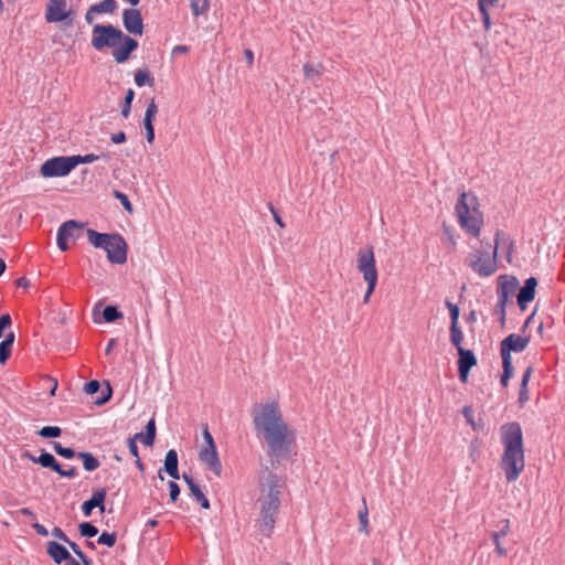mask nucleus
<instances>
[{
	"label": "nucleus",
	"mask_w": 565,
	"mask_h": 565,
	"mask_svg": "<svg viewBox=\"0 0 565 565\" xmlns=\"http://www.w3.org/2000/svg\"><path fill=\"white\" fill-rule=\"evenodd\" d=\"M127 445H128L129 452H130L135 458H138V456H139V450H138L137 441H135V439L128 438V440H127Z\"/></svg>",
	"instance_id": "53"
},
{
	"label": "nucleus",
	"mask_w": 565,
	"mask_h": 565,
	"mask_svg": "<svg viewBox=\"0 0 565 565\" xmlns=\"http://www.w3.org/2000/svg\"><path fill=\"white\" fill-rule=\"evenodd\" d=\"M479 11H480V14H481V20H482L484 30L489 31L490 28H491V19H490V14H489L488 8L479 9Z\"/></svg>",
	"instance_id": "49"
},
{
	"label": "nucleus",
	"mask_w": 565,
	"mask_h": 565,
	"mask_svg": "<svg viewBox=\"0 0 565 565\" xmlns=\"http://www.w3.org/2000/svg\"><path fill=\"white\" fill-rule=\"evenodd\" d=\"M157 113H158V107H157L154 100L152 99L148 104V107L146 109L143 122H153V119H154Z\"/></svg>",
	"instance_id": "41"
},
{
	"label": "nucleus",
	"mask_w": 565,
	"mask_h": 565,
	"mask_svg": "<svg viewBox=\"0 0 565 565\" xmlns=\"http://www.w3.org/2000/svg\"><path fill=\"white\" fill-rule=\"evenodd\" d=\"M76 457L83 460V466L86 471H94L100 465L99 460L90 452L79 451Z\"/></svg>",
	"instance_id": "25"
},
{
	"label": "nucleus",
	"mask_w": 565,
	"mask_h": 565,
	"mask_svg": "<svg viewBox=\"0 0 565 565\" xmlns=\"http://www.w3.org/2000/svg\"><path fill=\"white\" fill-rule=\"evenodd\" d=\"M66 0H49L45 10V20L49 23L62 22L70 15Z\"/></svg>",
	"instance_id": "13"
},
{
	"label": "nucleus",
	"mask_w": 565,
	"mask_h": 565,
	"mask_svg": "<svg viewBox=\"0 0 565 565\" xmlns=\"http://www.w3.org/2000/svg\"><path fill=\"white\" fill-rule=\"evenodd\" d=\"M83 231V224L77 221L70 220L64 222L57 230L56 243L62 252L70 249V241H75L79 237Z\"/></svg>",
	"instance_id": "10"
},
{
	"label": "nucleus",
	"mask_w": 565,
	"mask_h": 565,
	"mask_svg": "<svg viewBox=\"0 0 565 565\" xmlns=\"http://www.w3.org/2000/svg\"><path fill=\"white\" fill-rule=\"evenodd\" d=\"M79 534L84 537H94L98 533V529L90 522H83L78 526Z\"/></svg>",
	"instance_id": "34"
},
{
	"label": "nucleus",
	"mask_w": 565,
	"mask_h": 565,
	"mask_svg": "<svg viewBox=\"0 0 565 565\" xmlns=\"http://www.w3.org/2000/svg\"><path fill=\"white\" fill-rule=\"evenodd\" d=\"M503 454L500 467L508 482L515 481L525 467L523 434L519 423L511 422L501 426Z\"/></svg>",
	"instance_id": "3"
},
{
	"label": "nucleus",
	"mask_w": 565,
	"mask_h": 565,
	"mask_svg": "<svg viewBox=\"0 0 565 565\" xmlns=\"http://www.w3.org/2000/svg\"><path fill=\"white\" fill-rule=\"evenodd\" d=\"M52 535L63 542H68L67 535L64 533V531L61 527L55 526L52 530Z\"/></svg>",
	"instance_id": "54"
},
{
	"label": "nucleus",
	"mask_w": 565,
	"mask_h": 565,
	"mask_svg": "<svg viewBox=\"0 0 565 565\" xmlns=\"http://www.w3.org/2000/svg\"><path fill=\"white\" fill-rule=\"evenodd\" d=\"M122 23L125 29L131 34L141 35L143 33V21L138 9H125L122 12Z\"/></svg>",
	"instance_id": "12"
},
{
	"label": "nucleus",
	"mask_w": 565,
	"mask_h": 565,
	"mask_svg": "<svg viewBox=\"0 0 565 565\" xmlns=\"http://www.w3.org/2000/svg\"><path fill=\"white\" fill-rule=\"evenodd\" d=\"M116 540H117L116 533L103 532L99 535L97 543L102 544V545H106L108 547H113L116 544Z\"/></svg>",
	"instance_id": "38"
},
{
	"label": "nucleus",
	"mask_w": 565,
	"mask_h": 565,
	"mask_svg": "<svg viewBox=\"0 0 565 565\" xmlns=\"http://www.w3.org/2000/svg\"><path fill=\"white\" fill-rule=\"evenodd\" d=\"M359 519H360L361 530L366 531V526H367V510H366V508H364V511L359 512Z\"/></svg>",
	"instance_id": "55"
},
{
	"label": "nucleus",
	"mask_w": 565,
	"mask_h": 565,
	"mask_svg": "<svg viewBox=\"0 0 565 565\" xmlns=\"http://www.w3.org/2000/svg\"><path fill=\"white\" fill-rule=\"evenodd\" d=\"M322 71H323V66L322 64H309V63H306L303 65V73H305V76L307 79L311 81V82H316L317 78H319L322 74Z\"/></svg>",
	"instance_id": "27"
},
{
	"label": "nucleus",
	"mask_w": 565,
	"mask_h": 565,
	"mask_svg": "<svg viewBox=\"0 0 565 565\" xmlns=\"http://www.w3.org/2000/svg\"><path fill=\"white\" fill-rule=\"evenodd\" d=\"M38 463L41 465L43 468L52 469L55 472L56 470H60V463L57 462L55 457L45 450L41 451Z\"/></svg>",
	"instance_id": "26"
},
{
	"label": "nucleus",
	"mask_w": 565,
	"mask_h": 565,
	"mask_svg": "<svg viewBox=\"0 0 565 565\" xmlns=\"http://www.w3.org/2000/svg\"><path fill=\"white\" fill-rule=\"evenodd\" d=\"M137 47L138 42L124 33L119 45L113 50V57L117 63H125Z\"/></svg>",
	"instance_id": "15"
},
{
	"label": "nucleus",
	"mask_w": 565,
	"mask_h": 565,
	"mask_svg": "<svg viewBox=\"0 0 565 565\" xmlns=\"http://www.w3.org/2000/svg\"><path fill=\"white\" fill-rule=\"evenodd\" d=\"M445 305L449 309V315H450V320H451L450 326L458 324V319H459V313H460L458 306L452 303L449 300H446Z\"/></svg>",
	"instance_id": "40"
},
{
	"label": "nucleus",
	"mask_w": 565,
	"mask_h": 565,
	"mask_svg": "<svg viewBox=\"0 0 565 565\" xmlns=\"http://www.w3.org/2000/svg\"><path fill=\"white\" fill-rule=\"evenodd\" d=\"M100 388V383L97 380H92L85 384L84 391L86 394L93 395Z\"/></svg>",
	"instance_id": "47"
},
{
	"label": "nucleus",
	"mask_w": 565,
	"mask_h": 565,
	"mask_svg": "<svg viewBox=\"0 0 565 565\" xmlns=\"http://www.w3.org/2000/svg\"><path fill=\"white\" fill-rule=\"evenodd\" d=\"M99 157L94 153H88L85 156L76 154L72 156L74 168H76L79 163H92L96 161Z\"/></svg>",
	"instance_id": "39"
},
{
	"label": "nucleus",
	"mask_w": 565,
	"mask_h": 565,
	"mask_svg": "<svg viewBox=\"0 0 565 565\" xmlns=\"http://www.w3.org/2000/svg\"><path fill=\"white\" fill-rule=\"evenodd\" d=\"M531 375H532V367H527L522 375L520 392H519V404L521 406L524 405L529 401L527 384H529Z\"/></svg>",
	"instance_id": "24"
},
{
	"label": "nucleus",
	"mask_w": 565,
	"mask_h": 565,
	"mask_svg": "<svg viewBox=\"0 0 565 565\" xmlns=\"http://www.w3.org/2000/svg\"><path fill=\"white\" fill-rule=\"evenodd\" d=\"M88 242L96 248H103L107 253V259L111 264L121 265L127 260V243L119 234L99 233L88 228Z\"/></svg>",
	"instance_id": "6"
},
{
	"label": "nucleus",
	"mask_w": 565,
	"mask_h": 565,
	"mask_svg": "<svg viewBox=\"0 0 565 565\" xmlns=\"http://www.w3.org/2000/svg\"><path fill=\"white\" fill-rule=\"evenodd\" d=\"M124 32L113 24H95L92 30V46L96 51L115 49L119 45Z\"/></svg>",
	"instance_id": "7"
},
{
	"label": "nucleus",
	"mask_w": 565,
	"mask_h": 565,
	"mask_svg": "<svg viewBox=\"0 0 565 565\" xmlns=\"http://www.w3.org/2000/svg\"><path fill=\"white\" fill-rule=\"evenodd\" d=\"M462 414H463L465 418L467 419V422L471 426H473V419H472L473 411H472V407L471 406H465L463 409H462Z\"/></svg>",
	"instance_id": "56"
},
{
	"label": "nucleus",
	"mask_w": 565,
	"mask_h": 565,
	"mask_svg": "<svg viewBox=\"0 0 565 565\" xmlns=\"http://www.w3.org/2000/svg\"><path fill=\"white\" fill-rule=\"evenodd\" d=\"M32 527L36 531V533L41 536H47L49 535V531L47 529L40 524V523H33L32 524Z\"/></svg>",
	"instance_id": "59"
},
{
	"label": "nucleus",
	"mask_w": 565,
	"mask_h": 565,
	"mask_svg": "<svg viewBox=\"0 0 565 565\" xmlns=\"http://www.w3.org/2000/svg\"><path fill=\"white\" fill-rule=\"evenodd\" d=\"M122 318V313L116 306H106L103 310V319L105 322H115Z\"/></svg>",
	"instance_id": "30"
},
{
	"label": "nucleus",
	"mask_w": 565,
	"mask_h": 565,
	"mask_svg": "<svg viewBox=\"0 0 565 565\" xmlns=\"http://www.w3.org/2000/svg\"><path fill=\"white\" fill-rule=\"evenodd\" d=\"M12 324V319L9 313L0 316V339L3 337V332L7 328Z\"/></svg>",
	"instance_id": "46"
},
{
	"label": "nucleus",
	"mask_w": 565,
	"mask_h": 565,
	"mask_svg": "<svg viewBox=\"0 0 565 565\" xmlns=\"http://www.w3.org/2000/svg\"><path fill=\"white\" fill-rule=\"evenodd\" d=\"M519 286V280L514 276L502 275L498 278L497 294L513 296Z\"/></svg>",
	"instance_id": "21"
},
{
	"label": "nucleus",
	"mask_w": 565,
	"mask_h": 565,
	"mask_svg": "<svg viewBox=\"0 0 565 565\" xmlns=\"http://www.w3.org/2000/svg\"><path fill=\"white\" fill-rule=\"evenodd\" d=\"M358 270L363 275L364 280L370 287H375L377 282V269L375 256L372 247L361 248L358 253Z\"/></svg>",
	"instance_id": "9"
},
{
	"label": "nucleus",
	"mask_w": 565,
	"mask_h": 565,
	"mask_svg": "<svg viewBox=\"0 0 565 565\" xmlns=\"http://www.w3.org/2000/svg\"><path fill=\"white\" fill-rule=\"evenodd\" d=\"M285 488V479L273 472H268L260 482V494L256 502L259 508L257 525L260 533L266 537H270L274 532Z\"/></svg>",
	"instance_id": "2"
},
{
	"label": "nucleus",
	"mask_w": 565,
	"mask_h": 565,
	"mask_svg": "<svg viewBox=\"0 0 565 565\" xmlns=\"http://www.w3.org/2000/svg\"><path fill=\"white\" fill-rule=\"evenodd\" d=\"M509 296H505L502 295V294H498V303H497V308H502V307H507V303L509 301Z\"/></svg>",
	"instance_id": "60"
},
{
	"label": "nucleus",
	"mask_w": 565,
	"mask_h": 565,
	"mask_svg": "<svg viewBox=\"0 0 565 565\" xmlns=\"http://www.w3.org/2000/svg\"><path fill=\"white\" fill-rule=\"evenodd\" d=\"M55 452L66 459H72L77 456V452L73 448L63 447L60 443H53Z\"/></svg>",
	"instance_id": "36"
},
{
	"label": "nucleus",
	"mask_w": 565,
	"mask_h": 565,
	"mask_svg": "<svg viewBox=\"0 0 565 565\" xmlns=\"http://www.w3.org/2000/svg\"><path fill=\"white\" fill-rule=\"evenodd\" d=\"M143 127L146 129V139L149 143H152L154 140V127L153 122H143Z\"/></svg>",
	"instance_id": "51"
},
{
	"label": "nucleus",
	"mask_w": 565,
	"mask_h": 565,
	"mask_svg": "<svg viewBox=\"0 0 565 565\" xmlns=\"http://www.w3.org/2000/svg\"><path fill=\"white\" fill-rule=\"evenodd\" d=\"M154 440H156V422L153 418H151L146 425L143 445L150 447L153 445Z\"/></svg>",
	"instance_id": "31"
},
{
	"label": "nucleus",
	"mask_w": 565,
	"mask_h": 565,
	"mask_svg": "<svg viewBox=\"0 0 565 565\" xmlns=\"http://www.w3.org/2000/svg\"><path fill=\"white\" fill-rule=\"evenodd\" d=\"M72 156H61L47 159L40 168L43 178L66 177L74 170Z\"/></svg>",
	"instance_id": "8"
},
{
	"label": "nucleus",
	"mask_w": 565,
	"mask_h": 565,
	"mask_svg": "<svg viewBox=\"0 0 565 565\" xmlns=\"http://www.w3.org/2000/svg\"><path fill=\"white\" fill-rule=\"evenodd\" d=\"M14 342V333L10 332L6 335L4 340L0 343V363L6 364L11 355L12 345Z\"/></svg>",
	"instance_id": "23"
},
{
	"label": "nucleus",
	"mask_w": 565,
	"mask_h": 565,
	"mask_svg": "<svg viewBox=\"0 0 565 565\" xmlns=\"http://www.w3.org/2000/svg\"><path fill=\"white\" fill-rule=\"evenodd\" d=\"M458 374L462 383H467L470 370L477 364V358L471 350L460 349L458 351Z\"/></svg>",
	"instance_id": "14"
},
{
	"label": "nucleus",
	"mask_w": 565,
	"mask_h": 565,
	"mask_svg": "<svg viewBox=\"0 0 565 565\" xmlns=\"http://www.w3.org/2000/svg\"><path fill=\"white\" fill-rule=\"evenodd\" d=\"M134 98H135V92H134V89L129 88L126 92L124 105L121 107V115H122L124 118H128L129 117L130 109H131V103H132Z\"/></svg>",
	"instance_id": "35"
},
{
	"label": "nucleus",
	"mask_w": 565,
	"mask_h": 565,
	"mask_svg": "<svg viewBox=\"0 0 565 565\" xmlns=\"http://www.w3.org/2000/svg\"><path fill=\"white\" fill-rule=\"evenodd\" d=\"M111 397V387L108 385L107 386V393H103V396L100 398L97 399V404H104L106 403L109 398Z\"/></svg>",
	"instance_id": "61"
},
{
	"label": "nucleus",
	"mask_w": 565,
	"mask_h": 565,
	"mask_svg": "<svg viewBox=\"0 0 565 565\" xmlns=\"http://www.w3.org/2000/svg\"><path fill=\"white\" fill-rule=\"evenodd\" d=\"M510 532V522L509 520H502L499 524V530L494 533L501 537H504Z\"/></svg>",
	"instance_id": "50"
},
{
	"label": "nucleus",
	"mask_w": 565,
	"mask_h": 565,
	"mask_svg": "<svg viewBox=\"0 0 565 565\" xmlns=\"http://www.w3.org/2000/svg\"><path fill=\"white\" fill-rule=\"evenodd\" d=\"M505 234L498 230L495 232L494 245L489 242L481 241L484 248H475L466 257V264L480 277H490L498 269V248L501 239H504Z\"/></svg>",
	"instance_id": "4"
},
{
	"label": "nucleus",
	"mask_w": 565,
	"mask_h": 565,
	"mask_svg": "<svg viewBox=\"0 0 565 565\" xmlns=\"http://www.w3.org/2000/svg\"><path fill=\"white\" fill-rule=\"evenodd\" d=\"M458 223L472 237L480 235L483 215L478 207V199L473 193L462 192L455 206Z\"/></svg>",
	"instance_id": "5"
},
{
	"label": "nucleus",
	"mask_w": 565,
	"mask_h": 565,
	"mask_svg": "<svg viewBox=\"0 0 565 565\" xmlns=\"http://www.w3.org/2000/svg\"><path fill=\"white\" fill-rule=\"evenodd\" d=\"M118 8L116 0H103L99 3L93 4V10L98 11V13H109L113 14Z\"/></svg>",
	"instance_id": "28"
},
{
	"label": "nucleus",
	"mask_w": 565,
	"mask_h": 565,
	"mask_svg": "<svg viewBox=\"0 0 565 565\" xmlns=\"http://www.w3.org/2000/svg\"><path fill=\"white\" fill-rule=\"evenodd\" d=\"M462 341H463V333L459 327V324L450 326V342L452 345L457 348V351H459L462 348Z\"/></svg>",
	"instance_id": "29"
},
{
	"label": "nucleus",
	"mask_w": 565,
	"mask_h": 565,
	"mask_svg": "<svg viewBox=\"0 0 565 565\" xmlns=\"http://www.w3.org/2000/svg\"><path fill=\"white\" fill-rule=\"evenodd\" d=\"M110 139L114 143H122L126 141V134L124 131L113 134Z\"/></svg>",
	"instance_id": "58"
},
{
	"label": "nucleus",
	"mask_w": 565,
	"mask_h": 565,
	"mask_svg": "<svg viewBox=\"0 0 565 565\" xmlns=\"http://www.w3.org/2000/svg\"><path fill=\"white\" fill-rule=\"evenodd\" d=\"M252 416L256 433L268 446V455L277 461L289 458L292 454L295 434L284 420L278 403L256 404Z\"/></svg>",
	"instance_id": "1"
},
{
	"label": "nucleus",
	"mask_w": 565,
	"mask_h": 565,
	"mask_svg": "<svg viewBox=\"0 0 565 565\" xmlns=\"http://www.w3.org/2000/svg\"><path fill=\"white\" fill-rule=\"evenodd\" d=\"M182 479L188 484L191 494L195 498V500L201 504L203 509H210V501L202 492L200 486L194 481L192 476L183 472Z\"/></svg>",
	"instance_id": "20"
},
{
	"label": "nucleus",
	"mask_w": 565,
	"mask_h": 565,
	"mask_svg": "<svg viewBox=\"0 0 565 565\" xmlns=\"http://www.w3.org/2000/svg\"><path fill=\"white\" fill-rule=\"evenodd\" d=\"M46 553L58 565L65 564L67 559H71V554L67 548L55 541H49L46 543Z\"/></svg>",
	"instance_id": "19"
},
{
	"label": "nucleus",
	"mask_w": 565,
	"mask_h": 565,
	"mask_svg": "<svg viewBox=\"0 0 565 565\" xmlns=\"http://www.w3.org/2000/svg\"><path fill=\"white\" fill-rule=\"evenodd\" d=\"M502 367H503V372H502L501 381L500 382H501L503 387H507L508 383H509V380L513 375L512 362H510V361H502Z\"/></svg>",
	"instance_id": "37"
},
{
	"label": "nucleus",
	"mask_w": 565,
	"mask_h": 565,
	"mask_svg": "<svg viewBox=\"0 0 565 565\" xmlns=\"http://www.w3.org/2000/svg\"><path fill=\"white\" fill-rule=\"evenodd\" d=\"M115 196L121 202V204L125 207V210H127L129 212L132 211V205H131L128 196L125 193H121L119 191H115Z\"/></svg>",
	"instance_id": "48"
},
{
	"label": "nucleus",
	"mask_w": 565,
	"mask_h": 565,
	"mask_svg": "<svg viewBox=\"0 0 565 565\" xmlns=\"http://www.w3.org/2000/svg\"><path fill=\"white\" fill-rule=\"evenodd\" d=\"M107 491L105 488H100L94 491L92 498L86 500L82 504V512L87 518L92 514L95 508H98L103 513L105 511V500H106Z\"/></svg>",
	"instance_id": "16"
},
{
	"label": "nucleus",
	"mask_w": 565,
	"mask_h": 565,
	"mask_svg": "<svg viewBox=\"0 0 565 565\" xmlns=\"http://www.w3.org/2000/svg\"><path fill=\"white\" fill-rule=\"evenodd\" d=\"M536 286V278L530 277L524 281V285L520 288L516 298L518 305L522 311L525 310L527 303L534 299Z\"/></svg>",
	"instance_id": "17"
},
{
	"label": "nucleus",
	"mask_w": 565,
	"mask_h": 565,
	"mask_svg": "<svg viewBox=\"0 0 565 565\" xmlns=\"http://www.w3.org/2000/svg\"><path fill=\"white\" fill-rule=\"evenodd\" d=\"M191 9L195 17L203 14L207 9L206 1L203 4H200L199 0H191Z\"/></svg>",
	"instance_id": "43"
},
{
	"label": "nucleus",
	"mask_w": 565,
	"mask_h": 565,
	"mask_svg": "<svg viewBox=\"0 0 565 565\" xmlns=\"http://www.w3.org/2000/svg\"><path fill=\"white\" fill-rule=\"evenodd\" d=\"M135 83L139 87H142L145 85L152 86L153 78L150 76V74L147 71L138 70L135 74Z\"/></svg>",
	"instance_id": "32"
},
{
	"label": "nucleus",
	"mask_w": 565,
	"mask_h": 565,
	"mask_svg": "<svg viewBox=\"0 0 565 565\" xmlns=\"http://www.w3.org/2000/svg\"><path fill=\"white\" fill-rule=\"evenodd\" d=\"M244 56H245L248 65L252 66L253 63H254V53H253V51L249 50V49H245L244 50Z\"/></svg>",
	"instance_id": "63"
},
{
	"label": "nucleus",
	"mask_w": 565,
	"mask_h": 565,
	"mask_svg": "<svg viewBox=\"0 0 565 565\" xmlns=\"http://www.w3.org/2000/svg\"><path fill=\"white\" fill-rule=\"evenodd\" d=\"M189 52V47L186 45H177L173 47L172 50V54L173 55H177V54H185Z\"/></svg>",
	"instance_id": "62"
},
{
	"label": "nucleus",
	"mask_w": 565,
	"mask_h": 565,
	"mask_svg": "<svg viewBox=\"0 0 565 565\" xmlns=\"http://www.w3.org/2000/svg\"><path fill=\"white\" fill-rule=\"evenodd\" d=\"M491 539L495 545V551L497 553L500 555V556H507L508 554V548L504 547L501 543V536L497 535L495 533H492L491 534Z\"/></svg>",
	"instance_id": "42"
},
{
	"label": "nucleus",
	"mask_w": 565,
	"mask_h": 565,
	"mask_svg": "<svg viewBox=\"0 0 565 565\" xmlns=\"http://www.w3.org/2000/svg\"><path fill=\"white\" fill-rule=\"evenodd\" d=\"M169 495L172 502H175L180 495V487L175 481H169Z\"/></svg>",
	"instance_id": "44"
},
{
	"label": "nucleus",
	"mask_w": 565,
	"mask_h": 565,
	"mask_svg": "<svg viewBox=\"0 0 565 565\" xmlns=\"http://www.w3.org/2000/svg\"><path fill=\"white\" fill-rule=\"evenodd\" d=\"M495 2H498V0H478V8H489L493 6Z\"/></svg>",
	"instance_id": "64"
},
{
	"label": "nucleus",
	"mask_w": 565,
	"mask_h": 565,
	"mask_svg": "<svg viewBox=\"0 0 565 565\" xmlns=\"http://www.w3.org/2000/svg\"><path fill=\"white\" fill-rule=\"evenodd\" d=\"M199 459L205 463L212 472L216 476H221L222 463L220 461L216 447L202 448L199 452Z\"/></svg>",
	"instance_id": "18"
},
{
	"label": "nucleus",
	"mask_w": 565,
	"mask_h": 565,
	"mask_svg": "<svg viewBox=\"0 0 565 565\" xmlns=\"http://www.w3.org/2000/svg\"><path fill=\"white\" fill-rule=\"evenodd\" d=\"M38 434L43 438H57L62 434V429L57 426H44Z\"/></svg>",
	"instance_id": "33"
},
{
	"label": "nucleus",
	"mask_w": 565,
	"mask_h": 565,
	"mask_svg": "<svg viewBox=\"0 0 565 565\" xmlns=\"http://www.w3.org/2000/svg\"><path fill=\"white\" fill-rule=\"evenodd\" d=\"M530 343V337L511 333L501 341L500 353L502 361L512 362L511 352H523Z\"/></svg>",
	"instance_id": "11"
},
{
	"label": "nucleus",
	"mask_w": 565,
	"mask_h": 565,
	"mask_svg": "<svg viewBox=\"0 0 565 565\" xmlns=\"http://www.w3.org/2000/svg\"><path fill=\"white\" fill-rule=\"evenodd\" d=\"M56 473H58L61 477L75 478L78 475V471L76 467H72L68 470H64L60 465V470H56Z\"/></svg>",
	"instance_id": "52"
},
{
	"label": "nucleus",
	"mask_w": 565,
	"mask_h": 565,
	"mask_svg": "<svg viewBox=\"0 0 565 565\" xmlns=\"http://www.w3.org/2000/svg\"><path fill=\"white\" fill-rule=\"evenodd\" d=\"M202 435H203V439L206 444V446L204 448L216 447V445L214 443V438H213L212 434L210 433L207 425L203 426Z\"/></svg>",
	"instance_id": "45"
},
{
	"label": "nucleus",
	"mask_w": 565,
	"mask_h": 565,
	"mask_svg": "<svg viewBox=\"0 0 565 565\" xmlns=\"http://www.w3.org/2000/svg\"><path fill=\"white\" fill-rule=\"evenodd\" d=\"M95 14H99L98 11L93 10V6H90L85 14V21L88 24H93L95 21Z\"/></svg>",
	"instance_id": "57"
},
{
	"label": "nucleus",
	"mask_w": 565,
	"mask_h": 565,
	"mask_svg": "<svg viewBox=\"0 0 565 565\" xmlns=\"http://www.w3.org/2000/svg\"><path fill=\"white\" fill-rule=\"evenodd\" d=\"M164 471L174 480L180 479L179 468H178V452L174 449H170L164 458Z\"/></svg>",
	"instance_id": "22"
}]
</instances>
